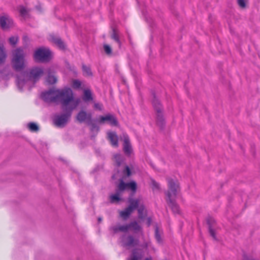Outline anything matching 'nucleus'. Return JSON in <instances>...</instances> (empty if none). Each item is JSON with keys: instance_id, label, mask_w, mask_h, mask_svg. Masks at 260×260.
<instances>
[{"instance_id": "1", "label": "nucleus", "mask_w": 260, "mask_h": 260, "mask_svg": "<svg viewBox=\"0 0 260 260\" xmlns=\"http://www.w3.org/2000/svg\"><path fill=\"white\" fill-rule=\"evenodd\" d=\"M44 71L42 68L39 67H34L30 69L28 72L21 73L17 76L16 83L18 88L22 90L23 86L28 81H32L33 84L38 81L43 75Z\"/></svg>"}, {"instance_id": "2", "label": "nucleus", "mask_w": 260, "mask_h": 260, "mask_svg": "<svg viewBox=\"0 0 260 260\" xmlns=\"http://www.w3.org/2000/svg\"><path fill=\"white\" fill-rule=\"evenodd\" d=\"M57 103L61 104L62 110H70L71 107L80 103L79 99H75L72 90L69 87L57 89Z\"/></svg>"}, {"instance_id": "3", "label": "nucleus", "mask_w": 260, "mask_h": 260, "mask_svg": "<svg viewBox=\"0 0 260 260\" xmlns=\"http://www.w3.org/2000/svg\"><path fill=\"white\" fill-rule=\"evenodd\" d=\"M24 57L25 54L22 48H18L13 51L12 64L15 71H19L24 68Z\"/></svg>"}, {"instance_id": "4", "label": "nucleus", "mask_w": 260, "mask_h": 260, "mask_svg": "<svg viewBox=\"0 0 260 260\" xmlns=\"http://www.w3.org/2000/svg\"><path fill=\"white\" fill-rule=\"evenodd\" d=\"M152 104L155 112L157 125L163 128L165 125V120L163 114V108L159 100L153 94Z\"/></svg>"}, {"instance_id": "5", "label": "nucleus", "mask_w": 260, "mask_h": 260, "mask_svg": "<svg viewBox=\"0 0 260 260\" xmlns=\"http://www.w3.org/2000/svg\"><path fill=\"white\" fill-rule=\"evenodd\" d=\"M77 108V104L73 106L70 110H62L64 112L61 114L56 115L53 119L54 124L59 127H64L71 117L73 111Z\"/></svg>"}, {"instance_id": "6", "label": "nucleus", "mask_w": 260, "mask_h": 260, "mask_svg": "<svg viewBox=\"0 0 260 260\" xmlns=\"http://www.w3.org/2000/svg\"><path fill=\"white\" fill-rule=\"evenodd\" d=\"M34 59L37 62H48L51 59V52L48 48H39L35 50Z\"/></svg>"}, {"instance_id": "7", "label": "nucleus", "mask_w": 260, "mask_h": 260, "mask_svg": "<svg viewBox=\"0 0 260 260\" xmlns=\"http://www.w3.org/2000/svg\"><path fill=\"white\" fill-rule=\"evenodd\" d=\"M167 181L168 190L166 192L167 199L175 198L179 188V183L177 181H175L174 179L170 178L167 179Z\"/></svg>"}, {"instance_id": "8", "label": "nucleus", "mask_w": 260, "mask_h": 260, "mask_svg": "<svg viewBox=\"0 0 260 260\" xmlns=\"http://www.w3.org/2000/svg\"><path fill=\"white\" fill-rule=\"evenodd\" d=\"M57 89H50L42 92L41 98L46 103H57Z\"/></svg>"}, {"instance_id": "9", "label": "nucleus", "mask_w": 260, "mask_h": 260, "mask_svg": "<svg viewBox=\"0 0 260 260\" xmlns=\"http://www.w3.org/2000/svg\"><path fill=\"white\" fill-rule=\"evenodd\" d=\"M107 122L109 124L113 126H117L118 124L116 117L112 114H107L106 116H101L99 117V122L101 124H104Z\"/></svg>"}, {"instance_id": "10", "label": "nucleus", "mask_w": 260, "mask_h": 260, "mask_svg": "<svg viewBox=\"0 0 260 260\" xmlns=\"http://www.w3.org/2000/svg\"><path fill=\"white\" fill-rule=\"evenodd\" d=\"M123 150L125 155L129 156L132 152V147L129 138L127 134H123Z\"/></svg>"}, {"instance_id": "11", "label": "nucleus", "mask_w": 260, "mask_h": 260, "mask_svg": "<svg viewBox=\"0 0 260 260\" xmlns=\"http://www.w3.org/2000/svg\"><path fill=\"white\" fill-rule=\"evenodd\" d=\"M91 117L90 113H87L85 111L81 110L77 115L76 118L80 123H82L85 120H87V122L91 121Z\"/></svg>"}, {"instance_id": "12", "label": "nucleus", "mask_w": 260, "mask_h": 260, "mask_svg": "<svg viewBox=\"0 0 260 260\" xmlns=\"http://www.w3.org/2000/svg\"><path fill=\"white\" fill-rule=\"evenodd\" d=\"M123 245L126 247H134L139 243V240L135 239L132 235H128L123 240Z\"/></svg>"}, {"instance_id": "13", "label": "nucleus", "mask_w": 260, "mask_h": 260, "mask_svg": "<svg viewBox=\"0 0 260 260\" xmlns=\"http://www.w3.org/2000/svg\"><path fill=\"white\" fill-rule=\"evenodd\" d=\"M143 257V253L141 249H134L127 260H141Z\"/></svg>"}, {"instance_id": "14", "label": "nucleus", "mask_w": 260, "mask_h": 260, "mask_svg": "<svg viewBox=\"0 0 260 260\" xmlns=\"http://www.w3.org/2000/svg\"><path fill=\"white\" fill-rule=\"evenodd\" d=\"M49 40L56 44L60 49L63 50L66 48L64 42L59 37L55 36L54 35H50Z\"/></svg>"}, {"instance_id": "15", "label": "nucleus", "mask_w": 260, "mask_h": 260, "mask_svg": "<svg viewBox=\"0 0 260 260\" xmlns=\"http://www.w3.org/2000/svg\"><path fill=\"white\" fill-rule=\"evenodd\" d=\"M167 202L168 206L171 208L174 213L179 214L180 213L179 207L176 202L175 198L167 199Z\"/></svg>"}, {"instance_id": "16", "label": "nucleus", "mask_w": 260, "mask_h": 260, "mask_svg": "<svg viewBox=\"0 0 260 260\" xmlns=\"http://www.w3.org/2000/svg\"><path fill=\"white\" fill-rule=\"evenodd\" d=\"M140 202L141 199L140 198L135 199L132 197H129L128 199V202L129 203L128 207L134 211L137 209L139 207L140 205H141Z\"/></svg>"}, {"instance_id": "17", "label": "nucleus", "mask_w": 260, "mask_h": 260, "mask_svg": "<svg viewBox=\"0 0 260 260\" xmlns=\"http://www.w3.org/2000/svg\"><path fill=\"white\" fill-rule=\"evenodd\" d=\"M107 135L111 145L115 147H117L118 146V138L116 133L108 132Z\"/></svg>"}, {"instance_id": "18", "label": "nucleus", "mask_w": 260, "mask_h": 260, "mask_svg": "<svg viewBox=\"0 0 260 260\" xmlns=\"http://www.w3.org/2000/svg\"><path fill=\"white\" fill-rule=\"evenodd\" d=\"M110 229L113 231L114 233H117L119 232H126L127 231V224L112 226L111 227Z\"/></svg>"}, {"instance_id": "19", "label": "nucleus", "mask_w": 260, "mask_h": 260, "mask_svg": "<svg viewBox=\"0 0 260 260\" xmlns=\"http://www.w3.org/2000/svg\"><path fill=\"white\" fill-rule=\"evenodd\" d=\"M47 73L48 74V76L46 79L47 82L49 84H53L55 83L57 81V79L54 76H53L51 74H52L51 69L50 68L48 69L47 70Z\"/></svg>"}, {"instance_id": "20", "label": "nucleus", "mask_w": 260, "mask_h": 260, "mask_svg": "<svg viewBox=\"0 0 260 260\" xmlns=\"http://www.w3.org/2000/svg\"><path fill=\"white\" fill-rule=\"evenodd\" d=\"M127 231L128 230H133L135 232L139 231L141 228L138 224V223L135 221L131 222L129 224H127Z\"/></svg>"}, {"instance_id": "21", "label": "nucleus", "mask_w": 260, "mask_h": 260, "mask_svg": "<svg viewBox=\"0 0 260 260\" xmlns=\"http://www.w3.org/2000/svg\"><path fill=\"white\" fill-rule=\"evenodd\" d=\"M133 212L129 207H126L124 210L120 212V215L123 219H126Z\"/></svg>"}, {"instance_id": "22", "label": "nucleus", "mask_w": 260, "mask_h": 260, "mask_svg": "<svg viewBox=\"0 0 260 260\" xmlns=\"http://www.w3.org/2000/svg\"><path fill=\"white\" fill-rule=\"evenodd\" d=\"M83 100L85 102H88L93 100L92 93L90 90L85 89L84 91Z\"/></svg>"}, {"instance_id": "23", "label": "nucleus", "mask_w": 260, "mask_h": 260, "mask_svg": "<svg viewBox=\"0 0 260 260\" xmlns=\"http://www.w3.org/2000/svg\"><path fill=\"white\" fill-rule=\"evenodd\" d=\"M111 38L118 44L119 46L120 47L121 46V42L119 39V34L117 30L115 28H113L112 29Z\"/></svg>"}, {"instance_id": "24", "label": "nucleus", "mask_w": 260, "mask_h": 260, "mask_svg": "<svg viewBox=\"0 0 260 260\" xmlns=\"http://www.w3.org/2000/svg\"><path fill=\"white\" fill-rule=\"evenodd\" d=\"M114 158L117 167L120 166L123 161V157L120 154H115Z\"/></svg>"}, {"instance_id": "25", "label": "nucleus", "mask_w": 260, "mask_h": 260, "mask_svg": "<svg viewBox=\"0 0 260 260\" xmlns=\"http://www.w3.org/2000/svg\"><path fill=\"white\" fill-rule=\"evenodd\" d=\"M137 209L138 210L139 218L141 219H143L145 217V207L144 205H140L139 207Z\"/></svg>"}, {"instance_id": "26", "label": "nucleus", "mask_w": 260, "mask_h": 260, "mask_svg": "<svg viewBox=\"0 0 260 260\" xmlns=\"http://www.w3.org/2000/svg\"><path fill=\"white\" fill-rule=\"evenodd\" d=\"M27 127L30 131L32 132H36L39 131V126L38 125L34 122H30L27 124Z\"/></svg>"}, {"instance_id": "27", "label": "nucleus", "mask_w": 260, "mask_h": 260, "mask_svg": "<svg viewBox=\"0 0 260 260\" xmlns=\"http://www.w3.org/2000/svg\"><path fill=\"white\" fill-rule=\"evenodd\" d=\"M122 199L121 197L115 195V194H112L110 196V201L111 203H118Z\"/></svg>"}, {"instance_id": "28", "label": "nucleus", "mask_w": 260, "mask_h": 260, "mask_svg": "<svg viewBox=\"0 0 260 260\" xmlns=\"http://www.w3.org/2000/svg\"><path fill=\"white\" fill-rule=\"evenodd\" d=\"M6 57V54L4 51L3 46H0V63L4 62Z\"/></svg>"}, {"instance_id": "29", "label": "nucleus", "mask_w": 260, "mask_h": 260, "mask_svg": "<svg viewBox=\"0 0 260 260\" xmlns=\"http://www.w3.org/2000/svg\"><path fill=\"white\" fill-rule=\"evenodd\" d=\"M207 222H208V224L209 225V233H210L211 236H212L214 239L216 240V237L215 232L214 230L212 228L211 223H210V221L209 220H208Z\"/></svg>"}, {"instance_id": "30", "label": "nucleus", "mask_w": 260, "mask_h": 260, "mask_svg": "<svg viewBox=\"0 0 260 260\" xmlns=\"http://www.w3.org/2000/svg\"><path fill=\"white\" fill-rule=\"evenodd\" d=\"M82 70L84 72V74L86 76H92V73L91 72V69L89 67L83 64L82 66Z\"/></svg>"}, {"instance_id": "31", "label": "nucleus", "mask_w": 260, "mask_h": 260, "mask_svg": "<svg viewBox=\"0 0 260 260\" xmlns=\"http://www.w3.org/2000/svg\"><path fill=\"white\" fill-rule=\"evenodd\" d=\"M18 10L20 15L22 17H25L28 13L27 9L23 6H20L18 7Z\"/></svg>"}, {"instance_id": "32", "label": "nucleus", "mask_w": 260, "mask_h": 260, "mask_svg": "<svg viewBox=\"0 0 260 260\" xmlns=\"http://www.w3.org/2000/svg\"><path fill=\"white\" fill-rule=\"evenodd\" d=\"M155 238L158 243H162V240L161 238V235L159 233L158 228L157 227H156L155 229Z\"/></svg>"}, {"instance_id": "33", "label": "nucleus", "mask_w": 260, "mask_h": 260, "mask_svg": "<svg viewBox=\"0 0 260 260\" xmlns=\"http://www.w3.org/2000/svg\"><path fill=\"white\" fill-rule=\"evenodd\" d=\"M127 188L131 189L134 193H135L137 190V184L135 181H131L128 183Z\"/></svg>"}, {"instance_id": "34", "label": "nucleus", "mask_w": 260, "mask_h": 260, "mask_svg": "<svg viewBox=\"0 0 260 260\" xmlns=\"http://www.w3.org/2000/svg\"><path fill=\"white\" fill-rule=\"evenodd\" d=\"M127 186L128 183H125L123 180H121L117 187H118L120 190L124 191L127 188Z\"/></svg>"}, {"instance_id": "35", "label": "nucleus", "mask_w": 260, "mask_h": 260, "mask_svg": "<svg viewBox=\"0 0 260 260\" xmlns=\"http://www.w3.org/2000/svg\"><path fill=\"white\" fill-rule=\"evenodd\" d=\"M88 125L91 126V131H96V132H98L99 130V127L96 125V124L95 123H93L92 121V119H91V121H87Z\"/></svg>"}, {"instance_id": "36", "label": "nucleus", "mask_w": 260, "mask_h": 260, "mask_svg": "<svg viewBox=\"0 0 260 260\" xmlns=\"http://www.w3.org/2000/svg\"><path fill=\"white\" fill-rule=\"evenodd\" d=\"M81 86V83L79 80H74L73 81L72 87L74 89H79Z\"/></svg>"}, {"instance_id": "37", "label": "nucleus", "mask_w": 260, "mask_h": 260, "mask_svg": "<svg viewBox=\"0 0 260 260\" xmlns=\"http://www.w3.org/2000/svg\"><path fill=\"white\" fill-rule=\"evenodd\" d=\"M6 20L7 18L5 16H2L0 17V25L3 29L6 28Z\"/></svg>"}, {"instance_id": "38", "label": "nucleus", "mask_w": 260, "mask_h": 260, "mask_svg": "<svg viewBox=\"0 0 260 260\" xmlns=\"http://www.w3.org/2000/svg\"><path fill=\"white\" fill-rule=\"evenodd\" d=\"M104 49L105 53L108 54L110 55L112 53V49L110 47V46L108 45L105 44L104 45Z\"/></svg>"}, {"instance_id": "39", "label": "nucleus", "mask_w": 260, "mask_h": 260, "mask_svg": "<svg viewBox=\"0 0 260 260\" xmlns=\"http://www.w3.org/2000/svg\"><path fill=\"white\" fill-rule=\"evenodd\" d=\"M18 42V37H11L9 38V42L12 45H15Z\"/></svg>"}, {"instance_id": "40", "label": "nucleus", "mask_w": 260, "mask_h": 260, "mask_svg": "<svg viewBox=\"0 0 260 260\" xmlns=\"http://www.w3.org/2000/svg\"><path fill=\"white\" fill-rule=\"evenodd\" d=\"M123 173L124 175H126L127 177L131 176V171L128 166H126L125 167V169L123 171Z\"/></svg>"}, {"instance_id": "41", "label": "nucleus", "mask_w": 260, "mask_h": 260, "mask_svg": "<svg viewBox=\"0 0 260 260\" xmlns=\"http://www.w3.org/2000/svg\"><path fill=\"white\" fill-rule=\"evenodd\" d=\"M152 185L153 189H158L159 188V184L154 180H152Z\"/></svg>"}, {"instance_id": "42", "label": "nucleus", "mask_w": 260, "mask_h": 260, "mask_svg": "<svg viewBox=\"0 0 260 260\" xmlns=\"http://www.w3.org/2000/svg\"><path fill=\"white\" fill-rule=\"evenodd\" d=\"M238 4L239 6L241 8H245L246 6L244 0H238Z\"/></svg>"}, {"instance_id": "43", "label": "nucleus", "mask_w": 260, "mask_h": 260, "mask_svg": "<svg viewBox=\"0 0 260 260\" xmlns=\"http://www.w3.org/2000/svg\"><path fill=\"white\" fill-rule=\"evenodd\" d=\"M123 191H122V190H120L119 188L118 187H117L116 189V191H115V193H114L115 195H117L120 197H121V196H122V194L123 193Z\"/></svg>"}, {"instance_id": "44", "label": "nucleus", "mask_w": 260, "mask_h": 260, "mask_svg": "<svg viewBox=\"0 0 260 260\" xmlns=\"http://www.w3.org/2000/svg\"><path fill=\"white\" fill-rule=\"evenodd\" d=\"M94 108L99 109V110H102V105H101L99 103H95L94 105Z\"/></svg>"}, {"instance_id": "45", "label": "nucleus", "mask_w": 260, "mask_h": 260, "mask_svg": "<svg viewBox=\"0 0 260 260\" xmlns=\"http://www.w3.org/2000/svg\"><path fill=\"white\" fill-rule=\"evenodd\" d=\"M151 223V218L150 217L147 218V225L148 226H149L150 225Z\"/></svg>"}, {"instance_id": "46", "label": "nucleus", "mask_w": 260, "mask_h": 260, "mask_svg": "<svg viewBox=\"0 0 260 260\" xmlns=\"http://www.w3.org/2000/svg\"><path fill=\"white\" fill-rule=\"evenodd\" d=\"M27 39H28L27 37L25 36V37H23V40H24V41H26V40H27Z\"/></svg>"}, {"instance_id": "47", "label": "nucleus", "mask_w": 260, "mask_h": 260, "mask_svg": "<svg viewBox=\"0 0 260 260\" xmlns=\"http://www.w3.org/2000/svg\"><path fill=\"white\" fill-rule=\"evenodd\" d=\"M144 246H145V247H147L148 246V243H145Z\"/></svg>"}, {"instance_id": "48", "label": "nucleus", "mask_w": 260, "mask_h": 260, "mask_svg": "<svg viewBox=\"0 0 260 260\" xmlns=\"http://www.w3.org/2000/svg\"><path fill=\"white\" fill-rule=\"evenodd\" d=\"M102 218L101 217H99L98 218V221L100 222L102 221Z\"/></svg>"}, {"instance_id": "49", "label": "nucleus", "mask_w": 260, "mask_h": 260, "mask_svg": "<svg viewBox=\"0 0 260 260\" xmlns=\"http://www.w3.org/2000/svg\"><path fill=\"white\" fill-rule=\"evenodd\" d=\"M145 260H152L151 258H146Z\"/></svg>"}]
</instances>
